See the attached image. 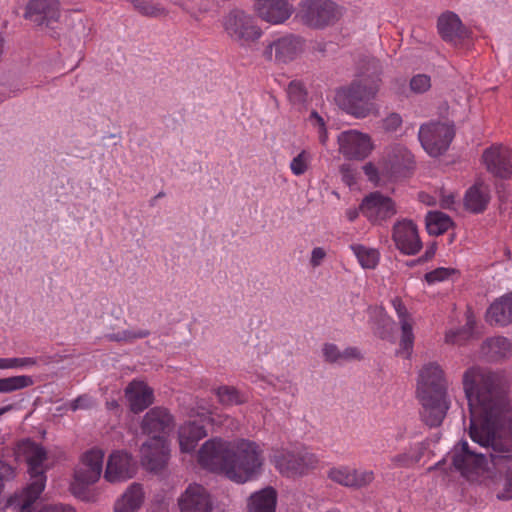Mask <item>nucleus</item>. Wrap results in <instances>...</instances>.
I'll list each match as a JSON object with an SVG mask.
<instances>
[{
	"mask_svg": "<svg viewBox=\"0 0 512 512\" xmlns=\"http://www.w3.org/2000/svg\"><path fill=\"white\" fill-rule=\"evenodd\" d=\"M338 143L339 151L347 159L363 160L373 149L370 136L356 130L342 132Z\"/></svg>",
	"mask_w": 512,
	"mask_h": 512,
	"instance_id": "4468645a",
	"label": "nucleus"
},
{
	"mask_svg": "<svg viewBox=\"0 0 512 512\" xmlns=\"http://www.w3.org/2000/svg\"><path fill=\"white\" fill-rule=\"evenodd\" d=\"M135 462L126 451L117 450L110 454L104 478L108 482H118L130 479L135 472Z\"/></svg>",
	"mask_w": 512,
	"mask_h": 512,
	"instance_id": "aec40b11",
	"label": "nucleus"
},
{
	"mask_svg": "<svg viewBox=\"0 0 512 512\" xmlns=\"http://www.w3.org/2000/svg\"><path fill=\"white\" fill-rule=\"evenodd\" d=\"M11 406L2 407L0 408V415L4 414L6 411L10 410Z\"/></svg>",
	"mask_w": 512,
	"mask_h": 512,
	"instance_id": "338daca9",
	"label": "nucleus"
},
{
	"mask_svg": "<svg viewBox=\"0 0 512 512\" xmlns=\"http://www.w3.org/2000/svg\"><path fill=\"white\" fill-rule=\"evenodd\" d=\"M458 270L454 268L439 267L425 274L424 278L427 283L433 284L449 279L451 276L458 274Z\"/></svg>",
	"mask_w": 512,
	"mask_h": 512,
	"instance_id": "a19ab883",
	"label": "nucleus"
},
{
	"mask_svg": "<svg viewBox=\"0 0 512 512\" xmlns=\"http://www.w3.org/2000/svg\"><path fill=\"white\" fill-rule=\"evenodd\" d=\"M414 334L412 322H403L401 324V340L400 346L403 350L408 351L413 348Z\"/></svg>",
	"mask_w": 512,
	"mask_h": 512,
	"instance_id": "c03bdc74",
	"label": "nucleus"
},
{
	"mask_svg": "<svg viewBox=\"0 0 512 512\" xmlns=\"http://www.w3.org/2000/svg\"><path fill=\"white\" fill-rule=\"evenodd\" d=\"M427 446L423 442L411 444L406 450L413 465H416L424 456Z\"/></svg>",
	"mask_w": 512,
	"mask_h": 512,
	"instance_id": "de8ad7c7",
	"label": "nucleus"
},
{
	"mask_svg": "<svg viewBox=\"0 0 512 512\" xmlns=\"http://www.w3.org/2000/svg\"><path fill=\"white\" fill-rule=\"evenodd\" d=\"M324 361L330 364H342L344 361L356 359L358 354H323Z\"/></svg>",
	"mask_w": 512,
	"mask_h": 512,
	"instance_id": "864d4df0",
	"label": "nucleus"
},
{
	"mask_svg": "<svg viewBox=\"0 0 512 512\" xmlns=\"http://www.w3.org/2000/svg\"><path fill=\"white\" fill-rule=\"evenodd\" d=\"M347 217L350 221H354L358 217V211L356 209L348 210Z\"/></svg>",
	"mask_w": 512,
	"mask_h": 512,
	"instance_id": "69168bd1",
	"label": "nucleus"
},
{
	"mask_svg": "<svg viewBox=\"0 0 512 512\" xmlns=\"http://www.w3.org/2000/svg\"><path fill=\"white\" fill-rule=\"evenodd\" d=\"M448 381L437 362H427L418 371L417 397L422 404V419L430 427L440 426L449 409Z\"/></svg>",
	"mask_w": 512,
	"mask_h": 512,
	"instance_id": "7ed1b4c3",
	"label": "nucleus"
},
{
	"mask_svg": "<svg viewBox=\"0 0 512 512\" xmlns=\"http://www.w3.org/2000/svg\"><path fill=\"white\" fill-rule=\"evenodd\" d=\"M430 87V77L425 74H418L410 80V88L415 93H424Z\"/></svg>",
	"mask_w": 512,
	"mask_h": 512,
	"instance_id": "49530a36",
	"label": "nucleus"
},
{
	"mask_svg": "<svg viewBox=\"0 0 512 512\" xmlns=\"http://www.w3.org/2000/svg\"><path fill=\"white\" fill-rule=\"evenodd\" d=\"M290 168L295 175H301L307 170L306 153L302 151L295 158H293Z\"/></svg>",
	"mask_w": 512,
	"mask_h": 512,
	"instance_id": "603ef678",
	"label": "nucleus"
},
{
	"mask_svg": "<svg viewBox=\"0 0 512 512\" xmlns=\"http://www.w3.org/2000/svg\"><path fill=\"white\" fill-rule=\"evenodd\" d=\"M327 477L334 483L350 488L351 483V467L347 465H339L329 469Z\"/></svg>",
	"mask_w": 512,
	"mask_h": 512,
	"instance_id": "58836bf2",
	"label": "nucleus"
},
{
	"mask_svg": "<svg viewBox=\"0 0 512 512\" xmlns=\"http://www.w3.org/2000/svg\"><path fill=\"white\" fill-rule=\"evenodd\" d=\"M219 402L225 406L240 405L247 401V397L231 386H221L216 390Z\"/></svg>",
	"mask_w": 512,
	"mask_h": 512,
	"instance_id": "473e14b6",
	"label": "nucleus"
},
{
	"mask_svg": "<svg viewBox=\"0 0 512 512\" xmlns=\"http://www.w3.org/2000/svg\"><path fill=\"white\" fill-rule=\"evenodd\" d=\"M437 28L442 39L455 46L470 36V31L463 26L460 18L453 12L442 14L438 18Z\"/></svg>",
	"mask_w": 512,
	"mask_h": 512,
	"instance_id": "5701e85b",
	"label": "nucleus"
},
{
	"mask_svg": "<svg viewBox=\"0 0 512 512\" xmlns=\"http://www.w3.org/2000/svg\"><path fill=\"white\" fill-rule=\"evenodd\" d=\"M392 239L396 247L407 255H415L422 248L417 227L411 220L396 222L393 226Z\"/></svg>",
	"mask_w": 512,
	"mask_h": 512,
	"instance_id": "6ab92c4d",
	"label": "nucleus"
},
{
	"mask_svg": "<svg viewBox=\"0 0 512 512\" xmlns=\"http://www.w3.org/2000/svg\"><path fill=\"white\" fill-rule=\"evenodd\" d=\"M472 322H468L466 327L457 330V331H451L446 334V342L462 345L464 341H466L468 338L472 335Z\"/></svg>",
	"mask_w": 512,
	"mask_h": 512,
	"instance_id": "37998d69",
	"label": "nucleus"
},
{
	"mask_svg": "<svg viewBox=\"0 0 512 512\" xmlns=\"http://www.w3.org/2000/svg\"><path fill=\"white\" fill-rule=\"evenodd\" d=\"M351 248L363 268H375L379 260V253L377 250L366 248L362 245H353Z\"/></svg>",
	"mask_w": 512,
	"mask_h": 512,
	"instance_id": "f704fd0d",
	"label": "nucleus"
},
{
	"mask_svg": "<svg viewBox=\"0 0 512 512\" xmlns=\"http://www.w3.org/2000/svg\"><path fill=\"white\" fill-rule=\"evenodd\" d=\"M135 9L144 16L163 17L167 15V11L159 4H154L150 0H132Z\"/></svg>",
	"mask_w": 512,
	"mask_h": 512,
	"instance_id": "e433bc0d",
	"label": "nucleus"
},
{
	"mask_svg": "<svg viewBox=\"0 0 512 512\" xmlns=\"http://www.w3.org/2000/svg\"><path fill=\"white\" fill-rule=\"evenodd\" d=\"M437 250V243L432 242L426 249L425 253L418 258L419 263H424L432 259L436 253Z\"/></svg>",
	"mask_w": 512,
	"mask_h": 512,
	"instance_id": "4d7b16f0",
	"label": "nucleus"
},
{
	"mask_svg": "<svg viewBox=\"0 0 512 512\" xmlns=\"http://www.w3.org/2000/svg\"><path fill=\"white\" fill-rule=\"evenodd\" d=\"M481 349L487 352H508L512 350V343L504 336H493L483 341Z\"/></svg>",
	"mask_w": 512,
	"mask_h": 512,
	"instance_id": "4c0bfd02",
	"label": "nucleus"
},
{
	"mask_svg": "<svg viewBox=\"0 0 512 512\" xmlns=\"http://www.w3.org/2000/svg\"><path fill=\"white\" fill-rule=\"evenodd\" d=\"M375 479L372 470L356 469L351 467V489H362L368 487Z\"/></svg>",
	"mask_w": 512,
	"mask_h": 512,
	"instance_id": "c9c22d12",
	"label": "nucleus"
},
{
	"mask_svg": "<svg viewBox=\"0 0 512 512\" xmlns=\"http://www.w3.org/2000/svg\"><path fill=\"white\" fill-rule=\"evenodd\" d=\"M486 320L499 326H507L512 323V292L495 300L489 306Z\"/></svg>",
	"mask_w": 512,
	"mask_h": 512,
	"instance_id": "a878e982",
	"label": "nucleus"
},
{
	"mask_svg": "<svg viewBox=\"0 0 512 512\" xmlns=\"http://www.w3.org/2000/svg\"><path fill=\"white\" fill-rule=\"evenodd\" d=\"M33 384L31 377L20 375L0 379V393H11Z\"/></svg>",
	"mask_w": 512,
	"mask_h": 512,
	"instance_id": "72a5a7b5",
	"label": "nucleus"
},
{
	"mask_svg": "<svg viewBox=\"0 0 512 512\" xmlns=\"http://www.w3.org/2000/svg\"><path fill=\"white\" fill-rule=\"evenodd\" d=\"M454 136L453 123L430 122L421 125L418 133L422 147L433 157L445 153Z\"/></svg>",
	"mask_w": 512,
	"mask_h": 512,
	"instance_id": "1a4fd4ad",
	"label": "nucleus"
},
{
	"mask_svg": "<svg viewBox=\"0 0 512 512\" xmlns=\"http://www.w3.org/2000/svg\"><path fill=\"white\" fill-rule=\"evenodd\" d=\"M254 8L262 20L271 24L285 22L293 12L288 0H255Z\"/></svg>",
	"mask_w": 512,
	"mask_h": 512,
	"instance_id": "412c9836",
	"label": "nucleus"
},
{
	"mask_svg": "<svg viewBox=\"0 0 512 512\" xmlns=\"http://www.w3.org/2000/svg\"><path fill=\"white\" fill-rule=\"evenodd\" d=\"M199 421L190 420L179 429V444L182 452H191L197 446V443L207 435L205 425L211 420V412L203 408L197 412Z\"/></svg>",
	"mask_w": 512,
	"mask_h": 512,
	"instance_id": "a211bd4d",
	"label": "nucleus"
},
{
	"mask_svg": "<svg viewBox=\"0 0 512 512\" xmlns=\"http://www.w3.org/2000/svg\"><path fill=\"white\" fill-rule=\"evenodd\" d=\"M24 18L37 26L52 28L60 18V3L58 0H30Z\"/></svg>",
	"mask_w": 512,
	"mask_h": 512,
	"instance_id": "dca6fc26",
	"label": "nucleus"
},
{
	"mask_svg": "<svg viewBox=\"0 0 512 512\" xmlns=\"http://www.w3.org/2000/svg\"><path fill=\"white\" fill-rule=\"evenodd\" d=\"M363 170L371 182L378 183V181H379L378 170L371 162L366 163L363 166Z\"/></svg>",
	"mask_w": 512,
	"mask_h": 512,
	"instance_id": "6e6d98bb",
	"label": "nucleus"
},
{
	"mask_svg": "<svg viewBox=\"0 0 512 512\" xmlns=\"http://www.w3.org/2000/svg\"><path fill=\"white\" fill-rule=\"evenodd\" d=\"M20 450L25 456L31 482L23 492L19 512H33V503L45 488L47 453L41 445L30 440L23 441ZM40 512H75V510L70 505L55 504L44 507Z\"/></svg>",
	"mask_w": 512,
	"mask_h": 512,
	"instance_id": "39448f33",
	"label": "nucleus"
},
{
	"mask_svg": "<svg viewBox=\"0 0 512 512\" xmlns=\"http://www.w3.org/2000/svg\"><path fill=\"white\" fill-rule=\"evenodd\" d=\"M270 458L275 468L289 478L304 476L318 465L317 456L304 447L273 449Z\"/></svg>",
	"mask_w": 512,
	"mask_h": 512,
	"instance_id": "0eeeda50",
	"label": "nucleus"
},
{
	"mask_svg": "<svg viewBox=\"0 0 512 512\" xmlns=\"http://www.w3.org/2000/svg\"><path fill=\"white\" fill-rule=\"evenodd\" d=\"M463 388L470 409L469 435L489 454L497 469L507 468L497 497L512 499V428L509 425L505 376L478 367L463 375Z\"/></svg>",
	"mask_w": 512,
	"mask_h": 512,
	"instance_id": "f257e3e1",
	"label": "nucleus"
},
{
	"mask_svg": "<svg viewBox=\"0 0 512 512\" xmlns=\"http://www.w3.org/2000/svg\"><path fill=\"white\" fill-rule=\"evenodd\" d=\"M382 73V68L379 60L374 57H364L359 61L358 74L356 81H361L368 86H376V90L379 91Z\"/></svg>",
	"mask_w": 512,
	"mask_h": 512,
	"instance_id": "c85d7f7f",
	"label": "nucleus"
},
{
	"mask_svg": "<svg viewBox=\"0 0 512 512\" xmlns=\"http://www.w3.org/2000/svg\"><path fill=\"white\" fill-rule=\"evenodd\" d=\"M310 120L314 121L320 128H324L325 126L323 118L316 111L311 112Z\"/></svg>",
	"mask_w": 512,
	"mask_h": 512,
	"instance_id": "052dcab7",
	"label": "nucleus"
},
{
	"mask_svg": "<svg viewBox=\"0 0 512 512\" xmlns=\"http://www.w3.org/2000/svg\"><path fill=\"white\" fill-rule=\"evenodd\" d=\"M325 512H340V510L337 509V508H332V509H329V510H327Z\"/></svg>",
	"mask_w": 512,
	"mask_h": 512,
	"instance_id": "774afa93",
	"label": "nucleus"
},
{
	"mask_svg": "<svg viewBox=\"0 0 512 512\" xmlns=\"http://www.w3.org/2000/svg\"><path fill=\"white\" fill-rule=\"evenodd\" d=\"M452 224L451 218L441 211H430L426 216V229L430 235H441L445 233Z\"/></svg>",
	"mask_w": 512,
	"mask_h": 512,
	"instance_id": "2f4dec72",
	"label": "nucleus"
},
{
	"mask_svg": "<svg viewBox=\"0 0 512 512\" xmlns=\"http://www.w3.org/2000/svg\"><path fill=\"white\" fill-rule=\"evenodd\" d=\"M131 411L139 413L153 403V390L143 381H132L125 389Z\"/></svg>",
	"mask_w": 512,
	"mask_h": 512,
	"instance_id": "393cba45",
	"label": "nucleus"
},
{
	"mask_svg": "<svg viewBox=\"0 0 512 512\" xmlns=\"http://www.w3.org/2000/svg\"><path fill=\"white\" fill-rule=\"evenodd\" d=\"M360 211L371 223L382 224L397 213V208L394 200L376 191L363 199Z\"/></svg>",
	"mask_w": 512,
	"mask_h": 512,
	"instance_id": "ddd939ff",
	"label": "nucleus"
},
{
	"mask_svg": "<svg viewBox=\"0 0 512 512\" xmlns=\"http://www.w3.org/2000/svg\"><path fill=\"white\" fill-rule=\"evenodd\" d=\"M378 90L376 86H368L355 79L347 87H342L336 91V104L348 114L356 118H365L378 112L374 99Z\"/></svg>",
	"mask_w": 512,
	"mask_h": 512,
	"instance_id": "423d86ee",
	"label": "nucleus"
},
{
	"mask_svg": "<svg viewBox=\"0 0 512 512\" xmlns=\"http://www.w3.org/2000/svg\"><path fill=\"white\" fill-rule=\"evenodd\" d=\"M374 333L383 340L393 341L397 330L394 320L383 308L375 311Z\"/></svg>",
	"mask_w": 512,
	"mask_h": 512,
	"instance_id": "7c9ffc66",
	"label": "nucleus"
},
{
	"mask_svg": "<svg viewBox=\"0 0 512 512\" xmlns=\"http://www.w3.org/2000/svg\"><path fill=\"white\" fill-rule=\"evenodd\" d=\"M144 501L141 484L132 483L114 505L115 512H137Z\"/></svg>",
	"mask_w": 512,
	"mask_h": 512,
	"instance_id": "cd10ccee",
	"label": "nucleus"
},
{
	"mask_svg": "<svg viewBox=\"0 0 512 512\" xmlns=\"http://www.w3.org/2000/svg\"><path fill=\"white\" fill-rule=\"evenodd\" d=\"M391 302L398 315L400 324H403V322H412L411 315L400 297H395Z\"/></svg>",
	"mask_w": 512,
	"mask_h": 512,
	"instance_id": "09e8293b",
	"label": "nucleus"
},
{
	"mask_svg": "<svg viewBox=\"0 0 512 512\" xmlns=\"http://www.w3.org/2000/svg\"><path fill=\"white\" fill-rule=\"evenodd\" d=\"M322 352H338L337 347L334 344H325Z\"/></svg>",
	"mask_w": 512,
	"mask_h": 512,
	"instance_id": "0e129e2a",
	"label": "nucleus"
},
{
	"mask_svg": "<svg viewBox=\"0 0 512 512\" xmlns=\"http://www.w3.org/2000/svg\"><path fill=\"white\" fill-rule=\"evenodd\" d=\"M490 201V189L483 181H477L471 186L464 197V205L473 213H482Z\"/></svg>",
	"mask_w": 512,
	"mask_h": 512,
	"instance_id": "bb28decb",
	"label": "nucleus"
},
{
	"mask_svg": "<svg viewBox=\"0 0 512 512\" xmlns=\"http://www.w3.org/2000/svg\"><path fill=\"white\" fill-rule=\"evenodd\" d=\"M104 451L92 448L82 456V467L75 472L72 484L73 494L84 501H95L96 497L88 486L99 480L103 470Z\"/></svg>",
	"mask_w": 512,
	"mask_h": 512,
	"instance_id": "6e6552de",
	"label": "nucleus"
},
{
	"mask_svg": "<svg viewBox=\"0 0 512 512\" xmlns=\"http://www.w3.org/2000/svg\"><path fill=\"white\" fill-rule=\"evenodd\" d=\"M287 94L293 103H302L305 101L306 92L301 82H290L288 85Z\"/></svg>",
	"mask_w": 512,
	"mask_h": 512,
	"instance_id": "a18cd8bd",
	"label": "nucleus"
},
{
	"mask_svg": "<svg viewBox=\"0 0 512 512\" xmlns=\"http://www.w3.org/2000/svg\"><path fill=\"white\" fill-rule=\"evenodd\" d=\"M277 493L274 488L266 487L253 493L248 502V512H275Z\"/></svg>",
	"mask_w": 512,
	"mask_h": 512,
	"instance_id": "c756f323",
	"label": "nucleus"
},
{
	"mask_svg": "<svg viewBox=\"0 0 512 512\" xmlns=\"http://www.w3.org/2000/svg\"><path fill=\"white\" fill-rule=\"evenodd\" d=\"M486 169L493 176L501 179L512 177V150L503 145H493L484 150L482 155Z\"/></svg>",
	"mask_w": 512,
	"mask_h": 512,
	"instance_id": "2eb2a0df",
	"label": "nucleus"
},
{
	"mask_svg": "<svg viewBox=\"0 0 512 512\" xmlns=\"http://www.w3.org/2000/svg\"><path fill=\"white\" fill-rule=\"evenodd\" d=\"M149 334H150V332L148 330H144V329L138 330L137 332L125 330L122 332L111 333V334L107 335V337L111 341L132 342L135 339L145 338Z\"/></svg>",
	"mask_w": 512,
	"mask_h": 512,
	"instance_id": "79ce46f5",
	"label": "nucleus"
},
{
	"mask_svg": "<svg viewBox=\"0 0 512 512\" xmlns=\"http://www.w3.org/2000/svg\"><path fill=\"white\" fill-rule=\"evenodd\" d=\"M413 168L414 157L407 148L395 146L388 153L385 169L390 178L406 177Z\"/></svg>",
	"mask_w": 512,
	"mask_h": 512,
	"instance_id": "4be33fe9",
	"label": "nucleus"
},
{
	"mask_svg": "<svg viewBox=\"0 0 512 512\" xmlns=\"http://www.w3.org/2000/svg\"><path fill=\"white\" fill-rule=\"evenodd\" d=\"M298 17L308 27L320 29L337 20L338 10L331 0H305L300 4Z\"/></svg>",
	"mask_w": 512,
	"mask_h": 512,
	"instance_id": "f8f14e48",
	"label": "nucleus"
},
{
	"mask_svg": "<svg viewBox=\"0 0 512 512\" xmlns=\"http://www.w3.org/2000/svg\"><path fill=\"white\" fill-rule=\"evenodd\" d=\"M454 202L453 196H449L447 198H444L441 203V207L443 208H449L450 205Z\"/></svg>",
	"mask_w": 512,
	"mask_h": 512,
	"instance_id": "680f3d73",
	"label": "nucleus"
},
{
	"mask_svg": "<svg viewBox=\"0 0 512 512\" xmlns=\"http://www.w3.org/2000/svg\"><path fill=\"white\" fill-rule=\"evenodd\" d=\"M430 196L428 194H425V193H420L419 194V199L426 203L427 205H432L433 203L430 201Z\"/></svg>",
	"mask_w": 512,
	"mask_h": 512,
	"instance_id": "e2e57ef3",
	"label": "nucleus"
},
{
	"mask_svg": "<svg viewBox=\"0 0 512 512\" xmlns=\"http://www.w3.org/2000/svg\"><path fill=\"white\" fill-rule=\"evenodd\" d=\"M402 125V117L398 113H391L382 121L383 129L394 132Z\"/></svg>",
	"mask_w": 512,
	"mask_h": 512,
	"instance_id": "3c124183",
	"label": "nucleus"
},
{
	"mask_svg": "<svg viewBox=\"0 0 512 512\" xmlns=\"http://www.w3.org/2000/svg\"><path fill=\"white\" fill-rule=\"evenodd\" d=\"M340 171L342 173L343 180L348 184L352 185L355 182L354 175L352 169L349 165H342L340 167Z\"/></svg>",
	"mask_w": 512,
	"mask_h": 512,
	"instance_id": "13d9d810",
	"label": "nucleus"
},
{
	"mask_svg": "<svg viewBox=\"0 0 512 512\" xmlns=\"http://www.w3.org/2000/svg\"><path fill=\"white\" fill-rule=\"evenodd\" d=\"M36 364L32 357L0 358V369H25Z\"/></svg>",
	"mask_w": 512,
	"mask_h": 512,
	"instance_id": "ea45409f",
	"label": "nucleus"
},
{
	"mask_svg": "<svg viewBox=\"0 0 512 512\" xmlns=\"http://www.w3.org/2000/svg\"><path fill=\"white\" fill-rule=\"evenodd\" d=\"M93 405V401L90 397L84 395L79 396L77 399L73 400L70 404V408L73 411L78 409H87Z\"/></svg>",
	"mask_w": 512,
	"mask_h": 512,
	"instance_id": "5fc2aeb1",
	"label": "nucleus"
},
{
	"mask_svg": "<svg viewBox=\"0 0 512 512\" xmlns=\"http://www.w3.org/2000/svg\"><path fill=\"white\" fill-rule=\"evenodd\" d=\"M325 255H326V253L322 248H320V247L314 248L312 251L311 264L313 266H318L320 264V262L323 260V258L325 257Z\"/></svg>",
	"mask_w": 512,
	"mask_h": 512,
	"instance_id": "bf43d9fd",
	"label": "nucleus"
},
{
	"mask_svg": "<svg viewBox=\"0 0 512 512\" xmlns=\"http://www.w3.org/2000/svg\"><path fill=\"white\" fill-rule=\"evenodd\" d=\"M198 462L209 471L223 474L237 484H244L261 475L265 456L262 446L255 441L213 438L202 445Z\"/></svg>",
	"mask_w": 512,
	"mask_h": 512,
	"instance_id": "f03ea898",
	"label": "nucleus"
},
{
	"mask_svg": "<svg viewBox=\"0 0 512 512\" xmlns=\"http://www.w3.org/2000/svg\"><path fill=\"white\" fill-rule=\"evenodd\" d=\"M173 427V418L165 408L149 410L141 423L142 432L150 438L142 444L140 453L143 466L150 471L164 468L169 458L166 435Z\"/></svg>",
	"mask_w": 512,
	"mask_h": 512,
	"instance_id": "20e7f679",
	"label": "nucleus"
},
{
	"mask_svg": "<svg viewBox=\"0 0 512 512\" xmlns=\"http://www.w3.org/2000/svg\"><path fill=\"white\" fill-rule=\"evenodd\" d=\"M390 462L392 468H411L414 466L407 451L392 456Z\"/></svg>",
	"mask_w": 512,
	"mask_h": 512,
	"instance_id": "8fccbe9b",
	"label": "nucleus"
},
{
	"mask_svg": "<svg viewBox=\"0 0 512 512\" xmlns=\"http://www.w3.org/2000/svg\"><path fill=\"white\" fill-rule=\"evenodd\" d=\"M223 25L227 34L241 46H249L258 40L262 34L253 18L239 9L232 10L224 18Z\"/></svg>",
	"mask_w": 512,
	"mask_h": 512,
	"instance_id": "9b49d317",
	"label": "nucleus"
},
{
	"mask_svg": "<svg viewBox=\"0 0 512 512\" xmlns=\"http://www.w3.org/2000/svg\"><path fill=\"white\" fill-rule=\"evenodd\" d=\"M273 49L275 50V60L280 63H287L294 60L303 51V39L295 35H286L270 44L265 55L272 57Z\"/></svg>",
	"mask_w": 512,
	"mask_h": 512,
	"instance_id": "b1692460",
	"label": "nucleus"
},
{
	"mask_svg": "<svg viewBox=\"0 0 512 512\" xmlns=\"http://www.w3.org/2000/svg\"><path fill=\"white\" fill-rule=\"evenodd\" d=\"M178 507L180 512H212V497L204 486L192 483L179 496Z\"/></svg>",
	"mask_w": 512,
	"mask_h": 512,
	"instance_id": "f3484780",
	"label": "nucleus"
},
{
	"mask_svg": "<svg viewBox=\"0 0 512 512\" xmlns=\"http://www.w3.org/2000/svg\"><path fill=\"white\" fill-rule=\"evenodd\" d=\"M454 468L468 480H473L487 467V456L473 450L467 441H460L450 452Z\"/></svg>",
	"mask_w": 512,
	"mask_h": 512,
	"instance_id": "9d476101",
	"label": "nucleus"
}]
</instances>
